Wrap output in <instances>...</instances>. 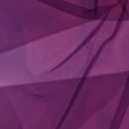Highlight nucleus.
Here are the masks:
<instances>
[{
    "label": "nucleus",
    "mask_w": 129,
    "mask_h": 129,
    "mask_svg": "<svg viewBox=\"0 0 129 129\" xmlns=\"http://www.w3.org/2000/svg\"><path fill=\"white\" fill-rule=\"evenodd\" d=\"M46 5H48L52 8L57 9L68 14H70L76 17L81 18L82 19H88L89 20H96L100 19L98 18V15L100 11L97 15V8L98 7V0H94V7L91 9H87L85 7H82L81 12L80 10H77L74 7H68V6L58 4L57 0H45Z\"/></svg>",
    "instance_id": "obj_1"
},
{
    "label": "nucleus",
    "mask_w": 129,
    "mask_h": 129,
    "mask_svg": "<svg viewBox=\"0 0 129 129\" xmlns=\"http://www.w3.org/2000/svg\"><path fill=\"white\" fill-rule=\"evenodd\" d=\"M126 5H124L123 6V8L122 9L121 13L118 21V23L115 28L114 32L112 34V35L109 37L108 40L106 41L105 44H107L109 43V42L112 41L114 38H115L116 34H117V32H118V30L119 29V27H120V23H121L122 21L123 20H129V12L126 11Z\"/></svg>",
    "instance_id": "obj_2"
},
{
    "label": "nucleus",
    "mask_w": 129,
    "mask_h": 129,
    "mask_svg": "<svg viewBox=\"0 0 129 129\" xmlns=\"http://www.w3.org/2000/svg\"><path fill=\"white\" fill-rule=\"evenodd\" d=\"M118 3H120V0H117V3L115 4H111L109 6H107L103 8L101 11H100L98 15V18H101V17H103V20L105 21V20L107 19V17H108V15H109V13H110V11H112L114 8H116V6H117V4Z\"/></svg>",
    "instance_id": "obj_3"
},
{
    "label": "nucleus",
    "mask_w": 129,
    "mask_h": 129,
    "mask_svg": "<svg viewBox=\"0 0 129 129\" xmlns=\"http://www.w3.org/2000/svg\"><path fill=\"white\" fill-rule=\"evenodd\" d=\"M75 100H76V99H74V98H72L70 102V104L69 105L63 117L61 118V121H63L64 119L66 118L67 115H68V114L69 112H70V110H71V108H72V106H73V104H74V103L75 102Z\"/></svg>",
    "instance_id": "obj_4"
},
{
    "label": "nucleus",
    "mask_w": 129,
    "mask_h": 129,
    "mask_svg": "<svg viewBox=\"0 0 129 129\" xmlns=\"http://www.w3.org/2000/svg\"><path fill=\"white\" fill-rule=\"evenodd\" d=\"M99 56V52H98L97 54H95V55H94L92 60L90 61L89 64L88 68L89 69H91V67H92V66H93V64H94V63L96 62V60H97Z\"/></svg>",
    "instance_id": "obj_5"
},
{
    "label": "nucleus",
    "mask_w": 129,
    "mask_h": 129,
    "mask_svg": "<svg viewBox=\"0 0 129 129\" xmlns=\"http://www.w3.org/2000/svg\"><path fill=\"white\" fill-rule=\"evenodd\" d=\"M86 80V76H83L81 79L79 85H81V86H83V84L84 82Z\"/></svg>",
    "instance_id": "obj_6"
},
{
    "label": "nucleus",
    "mask_w": 129,
    "mask_h": 129,
    "mask_svg": "<svg viewBox=\"0 0 129 129\" xmlns=\"http://www.w3.org/2000/svg\"><path fill=\"white\" fill-rule=\"evenodd\" d=\"M128 78H127V81L125 84L126 88L129 90V72L127 74Z\"/></svg>",
    "instance_id": "obj_7"
},
{
    "label": "nucleus",
    "mask_w": 129,
    "mask_h": 129,
    "mask_svg": "<svg viewBox=\"0 0 129 129\" xmlns=\"http://www.w3.org/2000/svg\"><path fill=\"white\" fill-rule=\"evenodd\" d=\"M81 88H82V86H81L80 85H78L75 92H77V93H79L80 92V90H81Z\"/></svg>",
    "instance_id": "obj_8"
},
{
    "label": "nucleus",
    "mask_w": 129,
    "mask_h": 129,
    "mask_svg": "<svg viewBox=\"0 0 129 129\" xmlns=\"http://www.w3.org/2000/svg\"><path fill=\"white\" fill-rule=\"evenodd\" d=\"M87 42H88V39L85 40L83 42L82 44L80 46V49H81V48H82V47H83V46H84V45H86V44L87 43Z\"/></svg>",
    "instance_id": "obj_9"
},
{
    "label": "nucleus",
    "mask_w": 129,
    "mask_h": 129,
    "mask_svg": "<svg viewBox=\"0 0 129 129\" xmlns=\"http://www.w3.org/2000/svg\"><path fill=\"white\" fill-rule=\"evenodd\" d=\"M79 93H77L76 92H75L74 94V95L73 96V98H74L75 99H76V98H77V96H78V94Z\"/></svg>",
    "instance_id": "obj_10"
},
{
    "label": "nucleus",
    "mask_w": 129,
    "mask_h": 129,
    "mask_svg": "<svg viewBox=\"0 0 129 129\" xmlns=\"http://www.w3.org/2000/svg\"><path fill=\"white\" fill-rule=\"evenodd\" d=\"M96 33V31H95V32H93V33L91 34V37H92L94 35H95Z\"/></svg>",
    "instance_id": "obj_11"
},
{
    "label": "nucleus",
    "mask_w": 129,
    "mask_h": 129,
    "mask_svg": "<svg viewBox=\"0 0 129 129\" xmlns=\"http://www.w3.org/2000/svg\"><path fill=\"white\" fill-rule=\"evenodd\" d=\"M70 58H71V56L70 55L69 56V59H70Z\"/></svg>",
    "instance_id": "obj_12"
}]
</instances>
